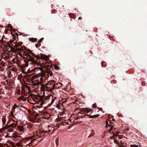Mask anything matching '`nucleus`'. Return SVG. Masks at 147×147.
<instances>
[{
  "mask_svg": "<svg viewBox=\"0 0 147 147\" xmlns=\"http://www.w3.org/2000/svg\"><path fill=\"white\" fill-rule=\"evenodd\" d=\"M8 46L12 51H22L23 49L22 48V45L20 43H18L15 40H10L7 42Z\"/></svg>",
  "mask_w": 147,
  "mask_h": 147,
  "instance_id": "1",
  "label": "nucleus"
},
{
  "mask_svg": "<svg viewBox=\"0 0 147 147\" xmlns=\"http://www.w3.org/2000/svg\"><path fill=\"white\" fill-rule=\"evenodd\" d=\"M28 52L31 55H30L28 53H26L25 55L27 59L31 61L30 63L32 64H38L39 62L36 60L37 59H41V57L40 56L33 53L30 50L28 51Z\"/></svg>",
  "mask_w": 147,
  "mask_h": 147,
  "instance_id": "2",
  "label": "nucleus"
},
{
  "mask_svg": "<svg viewBox=\"0 0 147 147\" xmlns=\"http://www.w3.org/2000/svg\"><path fill=\"white\" fill-rule=\"evenodd\" d=\"M40 67H36L34 68V71L36 72L37 71V74H39L42 73L43 74L44 72V69H45L47 67V65L45 64L44 63L40 64L38 66Z\"/></svg>",
  "mask_w": 147,
  "mask_h": 147,
  "instance_id": "3",
  "label": "nucleus"
},
{
  "mask_svg": "<svg viewBox=\"0 0 147 147\" xmlns=\"http://www.w3.org/2000/svg\"><path fill=\"white\" fill-rule=\"evenodd\" d=\"M46 68V69L44 71V72L43 73V75L46 78L49 77V75H50V76H51L53 75V73L52 71L53 69L52 68L48 69V68H47V67Z\"/></svg>",
  "mask_w": 147,
  "mask_h": 147,
  "instance_id": "4",
  "label": "nucleus"
},
{
  "mask_svg": "<svg viewBox=\"0 0 147 147\" xmlns=\"http://www.w3.org/2000/svg\"><path fill=\"white\" fill-rule=\"evenodd\" d=\"M55 82L54 80L49 82L47 85V87L50 88L51 90H53L55 88Z\"/></svg>",
  "mask_w": 147,
  "mask_h": 147,
  "instance_id": "5",
  "label": "nucleus"
},
{
  "mask_svg": "<svg viewBox=\"0 0 147 147\" xmlns=\"http://www.w3.org/2000/svg\"><path fill=\"white\" fill-rule=\"evenodd\" d=\"M30 98H32L34 102H38L39 101L40 98L37 95L34 94H31L29 96Z\"/></svg>",
  "mask_w": 147,
  "mask_h": 147,
  "instance_id": "6",
  "label": "nucleus"
},
{
  "mask_svg": "<svg viewBox=\"0 0 147 147\" xmlns=\"http://www.w3.org/2000/svg\"><path fill=\"white\" fill-rule=\"evenodd\" d=\"M49 59V57L46 55L44 56L42 58V60L45 61V62H43V63H44L45 64L47 65V66H51V63L48 62V61Z\"/></svg>",
  "mask_w": 147,
  "mask_h": 147,
  "instance_id": "7",
  "label": "nucleus"
},
{
  "mask_svg": "<svg viewBox=\"0 0 147 147\" xmlns=\"http://www.w3.org/2000/svg\"><path fill=\"white\" fill-rule=\"evenodd\" d=\"M48 129L49 131H45V130H43V132H44L45 136L47 135L51 131V130H50V129L49 128H51L50 127V126H48Z\"/></svg>",
  "mask_w": 147,
  "mask_h": 147,
  "instance_id": "8",
  "label": "nucleus"
},
{
  "mask_svg": "<svg viewBox=\"0 0 147 147\" xmlns=\"http://www.w3.org/2000/svg\"><path fill=\"white\" fill-rule=\"evenodd\" d=\"M106 122V126H108L110 127V131H111L113 129V126L112 125H110V124L109 125L108 124V122Z\"/></svg>",
  "mask_w": 147,
  "mask_h": 147,
  "instance_id": "9",
  "label": "nucleus"
},
{
  "mask_svg": "<svg viewBox=\"0 0 147 147\" xmlns=\"http://www.w3.org/2000/svg\"><path fill=\"white\" fill-rule=\"evenodd\" d=\"M88 115L90 118H93L95 117H98L99 116V115L96 114L95 115Z\"/></svg>",
  "mask_w": 147,
  "mask_h": 147,
  "instance_id": "10",
  "label": "nucleus"
},
{
  "mask_svg": "<svg viewBox=\"0 0 147 147\" xmlns=\"http://www.w3.org/2000/svg\"><path fill=\"white\" fill-rule=\"evenodd\" d=\"M85 111L87 112V113H89L90 112H91V113H92L93 111V110L92 109H86Z\"/></svg>",
  "mask_w": 147,
  "mask_h": 147,
  "instance_id": "11",
  "label": "nucleus"
},
{
  "mask_svg": "<svg viewBox=\"0 0 147 147\" xmlns=\"http://www.w3.org/2000/svg\"><path fill=\"white\" fill-rule=\"evenodd\" d=\"M40 135H38V136L40 137L41 138L42 137V136H45V134H44V132H43V131L42 132H40L39 133Z\"/></svg>",
  "mask_w": 147,
  "mask_h": 147,
  "instance_id": "12",
  "label": "nucleus"
},
{
  "mask_svg": "<svg viewBox=\"0 0 147 147\" xmlns=\"http://www.w3.org/2000/svg\"><path fill=\"white\" fill-rule=\"evenodd\" d=\"M29 40L32 42H34L36 41V39L34 38H29Z\"/></svg>",
  "mask_w": 147,
  "mask_h": 147,
  "instance_id": "13",
  "label": "nucleus"
},
{
  "mask_svg": "<svg viewBox=\"0 0 147 147\" xmlns=\"http://www.w3.org/2000/svg\"><path fill=\"white\" fill-rule=\"evenodd\" d=\"M46 102V101L45 100H42L41 101H40L39 100V102H38V103L39 104H40L41 105H42L44 104Z\"/></svg>",
  "mask_w": 147,
  "mask_h": 147,
  "instance_id": "14",
  "label": "nucleus"
},
{
  "mask_svg": "<svg viewBox=\"0 0 147 147\" xmlns=\"http://www.w3.org/2000/svg\"><path fill=\"white\" fill-rule=\"evenodd\" d=\"M19 130L20 131H22L24 130V128L22 126H19L18 127Z\"/></svg>",
  "mask_w": 147,
  "mask_h": 147,
  "instance_id": "15",
  "label": "nucleus"
},
{
  "mask_svg": "<svg viewBox=\"0 0 147 147\" xmlns=\"http://www.w3.org/2000/svg\"><path fill=\"white\" fill-rule=\"evenodd\" d=\"M17 123L15 124L14 123H13L11 124L10 125H11V127H12L13 128H15L17 125Z\"/></svg>",
  "mask_w": 147,
  "mask_h": 147,
  "instance_id": "16",
  "label": "nucleus"
},
{
  "mask_svg": "<svg viewBox=\"0 0 147 147\" xmlns=\"http://www.w3.org/2000/svg\"><path fill=\"white\" fill-rule=\"evenodd\" d=\"M21 99L24 101H25L26 100V97H25L24 96H23L21 98Z\"/></svg>",
  "mask_w": 147,
  "mask_h": 147,
  "instance_id": "17",
  "label": "nucleus"
},
{
  "mask_svg": "<svg viewBox=\"0 0 147 147\" xmlns=\"http://www.w3.org/2000/svg\"><path fill=\"white\" fill-rule=\"evenodd\" d=\"M33 114L34 115V116L36 117H37L39 115V114L38 113L36 112H34V113H33Z\"/></svg>",
  "mask_w": 147,
  "mask_h": 147,
  "instance_id": "18",
  "label": "nucleus"
},
{
  "mask_svg": "<svg viewBox=\"0 0 147 147\" xmlns=\"http://www.w3.org/2000/svg\"><path fill=\"white\" fill-rule=\"evenodd\" d=\"M56 144L57 146H58L59 145V139L57 138L56 139Z\"/></svg>",
  "mask_w": 147,
  "mask_h": 147,
  "instance_id": "19",
  "label": "nucleus"
},
{
  "mask_svg": "<svg viewBox=\"0 0 147 147\" xmlns=\"http://www.w3.org/2000/svg\"><path fill=\"white\" fill-rule=\"evenodd\" d=\"M2 121L3 124H4L6 122V120L5 118H3L2 119Z\"/></svg>",
  "mask_w": 147,
  "mask_h": 147,
  "instance_id": "20",
  "label": "nucleus"
},
{
  "mask_svg": "<svg viewBox=\"0 0 147 147\" xmlns=\"http://www.w3.org/2000/svg\"><path fill=\"white\" fill-rule=\"evenodd\" d=\"M8 131L9 132H11L13 131V129L12 128H10L8 130Z\"/></svg>",
  "mask_w": 147,
  "mask_h": 147,
  "instance_id": "21",
  "label": "nucleus"
},
{
  "mask_svg": "<svg viewBox=\"0 0 147 147\" xmlns=\"http://www.w3.org/2000/svg\"><path fill=\"white\" fill-rule=\"evenodd\" d=\"M16 145L17 146V147H19V146L21 145V143H16Z\"/></svg>",
  "mask_w": 147,
  "mask_h": 147,
  "instance_id": "22",
  "label": "nucleus"
},
{
  "mask_svg": "<svg viewBox=\"0 0 147 147\" xmlns=\"http://www.w3.org/2000/svg\"><path fill=\"white\" fill-rule=\"evenodd\" d=\"M15 109H14V108H13L11 110V113H14V112L15 111Z\"/></svg>",
  "mask_w": 147,
  "mask_h": 147,
  "instance_id": "23",
  "label": "nucleus"
},
{
  "mask_svg": "<svg viewBox=\"0 0 147 147\" xmlns=\"http://www.w3.org/2000/svg\"><path fill=\"white\" fill-rule=\"evenodd\" d=\"M55 69L56 70H58L59 69V68L56 65L55 66Z\"/></svg>",
  "mask_w": 147,
  "mask_h": 147,
  "instance_id": "24",
  "label": "nucleus"
},
{
  "mask_svg": "<svg viewBox=\"0 0 147 147\" xmlns=\"http://www.w3.org/2000/svg\"><path fill=\"white\" fill-rule=\"evenodd\" d=\"M19 106H18L16 105H14L13 108H14V109H16V108H18Z\"/></svg>",
  "mask_w": 147,
  "mask_h": 147,
  "instance_id": "25",
  "label": "nucleus"
},
{
  "mask_svg": "<svg viewBox=\"0 0 147 147\" xmlns=\"http://www.w3.org/2000/svg\"><path fill=\"white\" fill-rule=\"evenodd\" d=\"M130 146V147H138V146L136 145H131Z\"/></svg>",
  "mask_w": 147,
  "mask_h": 147,
  "instance_id": "26",
  "label": "nucleus"
},
{
  "mask_svg": "<svg viewBox=\"0 0 147 147\" xmlns=\"http://www.w3.org/2000/svg\"><path fill=\"white\" fill-rule=\"evenodd\" d=\"M114 142L116 144H119V142L116 140V139H114Z\"/></svg>",
  "mask_w": 147,
  "mask_h": 147,
  "instance_id": "27",
  "label": "nucleus"
},
{
  "mask_svg": "<svg viewBox=\"0 0 147 147\" xmlns=\"http://www.w3.org/2000/svg\"><path fill=\"white\" fill-rule=\"evenodd\" d=\"M93 107L95 108L96 107V103H94L92 105Z\"/></svg>",
  "mask_w": 147,
  "mask_h": 147,
  "instance_id": "28",
  "label": "nucleus"
},
{
  "mask_svg": "<svg viewBox=\"0 0 147 147\" xmlns=\"http://www.w3.org/2000/svg\"><path fill=\"white\" fill-rule=\"evenodd\" d=\"M43 39H44V38H41V39H40L39 40L38 42H39L40 43L43 40Z\"/></svg>",
  "mask_w": 147,
  "mask_h": 147,
  "instance_id": "29",
  "label": "nucleus"
},
{
  "mask_svg": "<svg viewBox=\"0 0 147 147\" xmlns=\"http://www.w3.org/2000/svg\"><path fill=\"white\" fill-rule=\"evenodd\" d=\"M43 77H41L40 78V83H42L43 82Z\"/></svg>",
  "mask_w": 147,
  "mask_h": 147,
  "instance_id": "30",
  "label": "nucleus"
},
{
  "mask_svg": "<svg viewBox=\"0 0 147 147\" xmlns=\"http://www.w3.org/2000/svg\"><path fill=\"white\" fill-rule=\"evenodd\" d=\"M35 142V139H34V140L32 139L30 143H31H31H33Z\"/></svg>",
  "mask_w": 147,
  "mask_h": 147,
  "instance_id": "31",
  "label": "nucleus"
},
{
  "mask_svg": "<svg viewBox=\"0 0 147 147\" xmlns=\"http://www.w3.org/2000/svg\"><path fill=\"white\" fill-rule=\"evenodd\" d=\"M94 135V134L93 133H92V134H91L89 136H88V137L89 138L91 137V136H93Z\"/></svg>",
  "mask_w": 147,
  "mask_h": 147,
  "instance_id": "32",
  "label": "nucleus"
},
{
  "mask_svg": "<svg viewBox=\"0 0 147 147\" xmlns=\"http://www.w3.org/2000/svg\"><path fill=\"white\" fill-rule=\"evenodd\" d=\"M35 139V141H38L40 140L39 138H36Z\"/></svg>",
  "mask_w": 147,
  "mask_h": 147,
  "instance_id": "33",
  "label": "nucleus"
},
{
  "mask_svg": "<svg viewBox=\"0 0 147 147\" xmlns=\"http://www.w3.org/2000/svg\"><path fill=\"white\" fill-rule=\"evenodd\" d=\"M11 116L13 117H15V116L14 115V113H11Z\"/></svg>",
  "mask_w": 147,
  "mask_h": 147,
  "instance_id": "34",
  "label": "nucleus"
},
{
  "mask_svg": "<svg viewBox=\"0 0 147 147\" xmlns=\"http://www.w3.org/2000/svg\"><path fill=\"white\" fill-rule=\"evenodd\" d=\"M118 136V138L119 139H121L122 138V136Z\"/></svg>",
  "mask_w": 147,
  "mask_h": 147,
  "instance_id": "35",
  "label": "nucleus"
},
{
  "mask_svg": "<svg viewBox=\"0 0 147 147\" xmlns=\"http://www.w3.org/2000/svg\"><path fill=\"white\" fill-rule=\"evenodd\" d=\"M8 31V30H5V34H7V32Z\"/></svg>",
  "mask_w": 147,
  "mask_h": 147,
  "instance_id": "36",
  "label": "nucleus"
},
{
  "mask_svg": "<svg viewBox=\"0 0 147 147\" xmlns=\"http://www.w3.org/2000/svg\"><path fill=\"white\" fill-rule=\"evenodd\" d=\"M35 47L36 48H38V44H36L35 45Z\"/></svg>",
  "mask_w": 147,
  "mask_h": 147,
  "instance_id": "37",
  "label": "nucleus"
},
{
  "mask_svg": "<svg viewBox=\"0 0 147 147\" xmlns=\"http://www.w3.org/2000/svg\"><path fill=\"white\" fill-rule=\"evenodd\" d=\"M56 106L57 108H59L60 107V105L58 104Z\"/></svg>",
  "mask_w": 147,
  "mask_h": 147,
  "instance_id": "38",
  "label": "nucleus"
},
{
  "mask_svg": "<svg viewBox=\"0 0 147 147\" xmlns=\"http://www.w3.org/2000/svg\"><path fill=\"white\" fill-rule=\"evenodd\" d=\"M0 147H3L2 144L1 143H0Z\"/></svg>",
  "mask_w": 147,
  "mask_h": 147,
  "instance_id": "39",
  "label": "nucleus"
},
{
  "mask_svg": "<svg viewBox=\"0 0 147 147\" xmlns=\"http://www.w3.org/2000/svg\"><path fill=\"white\" fill-rule=\"evenodd\" d=\"M59 127L60 126L58 124L56 125V127L57 128H59Z\"/></svg>",
  "mask_w": 147,
  "mask_h": 147,
  "instance_id": "40",
  "label": "nucleus"
},
{
  "mask_svg": "<svg viewBox=\"0 0 147 147\" xmlns=\"http://www.w3.org/2000/svg\"><path fill=\"white\" fill-rule=\"evenodd\" d=\"M59 127L60 126L58 124L56 125V127L57 128H59Z\"/></svg>",
  "mask_w": 147,
  "mask_h": 147,
  "instance_id": "41",
  "label": "nucleus"
},
{
  "mask_svg": "<svg viewBox=\"0 0 147 147\" xmlns=\"http://www.w3.org/2000/svg\"><path fill=\"white\" fill-rule=\"evenodd\" d=\"M82 19V18L81 17H80L78 19V20H81V19Z\"/></svg>",
  "mask_w": 147,
  "mask_h": 147,
  "instance_id": "42",
  "label": "nucleus"
},
{
  "mask_svg": "<svg viewBox=\"0 0 147 147\" xmlns=\"http://www.w3.org/2000/svg\"><path fill=\"white\" fill-rule=\"evenodd\" d=\"M61 123H59L58 124L60 126L61 125Z\"/></svg>",
  "mask_w": 147,
  "mask_h": 147,
  "instance_id": "43",
  "label": "nucleus"
},
{
  "mask_svg": "<svg viewBox=\"0 0 147 147\" xmlns=\"http://www.w3.org/2000/svg\"><path fill=\"white\" fill-rule=\"evenodd\" d=\"M9 26H10L9 28L11 29V28H12V26L11 25H10Z\"/></svg>",
  "mask_w": 147,
  "mask_h": 147,
  "instance_id": "44",
  "label": "nucleus"
},
{
  "mask_svg": "<svg viewBox=\"0 0 147 147\" xmlns=\"http://www.w3.org/2000/svg\"><path fill=\"white\" fill-rule=\"evenodd\" d=\"M51 128H49L50 129V130H51V131L52 130V129L53 128V127H50Z\"/></svg>",
  "mask_w": 147,
  "mask_h": 147,
  "instance_id": "45",
  "label": "nucleus"
},
{
  "mask_svg": "<svg viewBox=\"0 0 147 147\" xmlns=\"http://www.w3.org/2000/svg\"><path fill=\"white\" fill-rule=\"evenodd\" d=\"M102 108H100V111H102Z\"/></svg>",
  "mask_w": 147,
  "mask_h": 147,
  "instance_id": "46",
  "label": "nucleus"
},
{
  "mask_svg": "<svg viewBox=\"0 0 147 147\" xmlns=\"http://www.w3.org/2000/svg\"><path fill=\"white\" fill-rule=\"evenodd\" d=\"M13 38H16V36H13Z\"/></svg>",
  "mask_w": 147,
  "mask_h": 147,
  "instance_id": "47",
  "label": "nucleus"
},
{
  "mask_svg": "<svg viewBox=\"0 0 147 147\" xmlns=\"http://www.w3.org/2000/svg\"><path fill=\"white\" fill-rule=\"evenodd\" d=\"M113 138V136H112L111 137V139H112Z\"/></svg>",
  "mask_w": 147,
  "mask_h": 147,
  "instance_id": "48",
  "label": "nucleus"
},
{
  "mask_svg": "<svg viewBox=\"0 0 147 147\" xmlns=\"http://www.w3.org/2000/svg\"><path fill=\"white\" fill-rule=\"evenodd\" d=\"M12 121H13V122H14V121H15L13 119H12Z\"/></svg>",
  "mask_w": 147,
  "mask_h": 147,
  "instance_id": "49",
  "label": "nucleus"
},
{
  "mask_svg": "<svg viewBox=\"0 0 147 147\" xmlns=\"http://www.w3.org/2000/svg\"><path fill=\"white\" fill-rule=\"evenodd\" d=\"M62 125H64L63 123Z\"/></svg>",
  "mask_w": 147,
  "mask_h": 147,
  "instance_id": "50",
  "label": "nucleus"
}]
</instances>
